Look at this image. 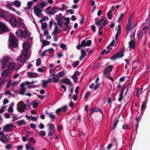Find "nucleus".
<instances>
[{
    "label": "nucleus",
    "instance_id": "nucleus-1",
    "mask_svg": "<svg viewBox=\"0 0 150 150\" xmlns=\"http://www.w3.org/2000/svg\"><path fill=\"white\" fill-rule=\"evenodd\" d=\"M18 40L15 36L13 34L11 33L9 41L10 43V47H11L12 51H13V48H16L18 47Z\"/></svg>",
    "mask_w": 150,
    "mask_h": 150
},
{
    "label": "nucleus",
    "instance_id": "nucleus-2",
    "mask_svg": "<svg viewBox=\"0 0 150 150\" xmlns=\"http://www.w3.org/2000/svg\"><path fill=\"white\" fill-rule=\"evenodd\" d=\"M125 48L124 46L123 45L122 48L120 49L119 52L114 54L111 57L110 59L115 60L122 57L124 55V53L125 50Z\"/></svg>",
    "mask_w": 150,
    "mask_h": 150
},
{
    "label": "nucleus",
    "instance_id": "nucleus-3",
    "mask_svg": "<svg viewBox=\"0 0 150 150\" xmlns=\"http://www.w3.org/2000/svg\"><path fill=\"white\" fill-rule=\"evenodd\" d=\"M11 62V58L9 57L6 56L1 59L0 62L3 65V69L5 68Z\"/></svg>",
    "mask_w": 150,
    "mask_h": 150
},
{
    "label": "nucleus",
    "instance_id": "nucleus-4",
    "mask_svg": "<svg viewBox=\"0 0 150 150\" xmlns=\"http://www.w3.org/2000/svg\"><path fill=\"white\" fill-rule=\"evenodd\" d=\"M95 24L99 26L103 25V27H104L105 25H107L108 21L107 20H105L104 18L98 19L97 18L95 19Z\"/></svg>",
    "mask_w": 150,
    "mask_h": 150
},
{
    "label": "nucleus",
    "instance_id": "nucleus-5",
    "mask_svg": "<svg viewBox=\"0 0 150 150\" xmlns=\"http://www.w3.org/2000/svg\"><path fill=\"white\" fill-rule=\"evenodd\" d=\"M18 111L21 112H23L26 108V105L22 101H21L17 104Z\"/></svg>",
    "mask_w": 150,
    "mask_h": 150
},
{
    "label": "nucleus",
    "instance_id": "nucleus-6",
    "mask_svg": "<svg viewBox=\"0 0 150 150\" xmlns=\"http://www.w3.org/2000/svg\"><path fill=\"white\" fill-rule=\"evenodd\" d=\"M9 31L6 26L3 22L0 21V34Z\"/></svg>",
    "mask_w": 150,
    "mask_h": 150
},
{
    "label": "nucleus",
    "instance_id": "nucleus-7",
    "mask_svg": "<svg viewBox=\"0 0 150 150\" xmlns=\"http://www.w3.org/2000/svg\"><path fill=\"white\" fill-rule=\"evenodd\" d=\"M15 34L17 38L22 37L24 38H26L27 36V33L25 31L23 32L21 29L17 30L15 33Z\"/></svg>",
    "mask_w": 150,
    "mask_h": 150
},
{
    "label": "nucleus",
    "instance_id": "nucleus-8",
    "mask_svg": "<svg viewBox=\"0 0 150 150\" xmlns=\"http://www.w3.org/2000/svg\"><path fill=\"white\" fill-rule=\"evenodd\" d=\"M33 8L34 13L36 16L38 17H40L42 13L41 12V10L36 6H34Z\"/></svg>",
    "mask_w": 150,
    "mask_h": 150
},
{
    "label": "nucleus",
    "instance_id": "nucleus-9",
    "mask_svg": "<svg viewBox=\"0 0 150 150\" xmlns=\"http://www.w3.org/2000/svg\"><path fill=\"white\" fill-rule=\"evenodd\" d=\"M67 106L64 105L61 108L57 109L55 112L57 114L59 115L60 113L65 112L67 110Z\"/></svg>",
    "mask_w": 150,
    "mask_h": 150
},
{
    "label": "nucleus",
    "instance_id": "nucleus-10",
    "mask_svg": "<svg viewBox=\"0 0 150 150\" xmlns=\"http://www.w3.org/2000/svg\"><path fill=\"white\" fill-rule=\"evenodd\" d=\"M14 125L12 124H7L3 128V130L5 132L10 131L13 128Z\"/></svg>",
    "mask_w": 150,
    "mask_h": 150
},
{
    "label": "nucleus",
    "instance_id": "nucleus-11",
    "mask_svg": "<svg viewBox=\"0 0 150 150\" xmlns=\"http://www.w3.org/2000/svg\"><path fill=\"white\" fill-rule=\"evenodd\" d=\"M81 43L82 46L84 47L86 46H90L92 43V42L90 40H87L86 41L85 40H83L81 41Z\"/></svg>",
    "mask_w": 150,
    "mask_h": 150
},
{
    "label": "nucleus",
    "instance_id": "nucleus-12",
    "mask_svg": "<svg viewBox=\"0 0 150 150\" xmlns=\"http://www.w3.org/2000/svg\"><path fill=\"white\" fill-rule=\"evenodd\" d=\"M125 88L126 87H124L123 88L121 91L120 92L119 95V97L118 99V101L121 102L124 99V97L123 96V94Z\"/></svg>",
    "mask_w": 150,
    "mask_h": 150
},
{
    "label": "nucleus",
    "instance_id": "nucleus-13",
    "mask_svg": "<svg viewBox=\"0 0 150 150\" xmlns=\"http://www.w3.org/2000/svg\"><path fill=\"white\" fill-rule=\"evenodd\" d=\"M90 115H91L93 113L96 112H101L102 114H103V113L102 112V111L99 108H96L95 107L92 108L90 110Z\"/></svg>",
    "mask_w": 150,
    "mask_h": 150
},
{
    "label": "nucleus",
    "instance_id": "nucleus-14",
    "mask_svg": "<svg viewBox=\"0 0 150 150\" xmlns=\"http://www.w3.org/2000/svg\"><path fill=\"white\" fill-rule=\"evenodd\" d=\"M10 23L12 26H16L17 21L16 19L13 17H12L8 21Z\"/></svg>",
    "mask_w": 150,
    "mask_h": 150
},
{
    "label": "nucleus",
    "instance_id": "nucleus-15",
    "mask_svg": "<svg viewBox=\"0 0 150 150\" xmlns=\"http://www.w3.org/2000/svg\"><path fill=\"white\" fill-rule=\"evenodd\" d=\"M135 41H134L133 39H131L130 41L129 42V50H131L133 49L135 47Z\"/></svg>",
    "mask_w": 150,
    "mask_h": 150
},
{
    "label": "nucleus",
    "instance_id": "nucleus-16",
    "mask_svg": "<svg viewBox=\"0 0 150 150\" xmlns=\"http://www.w3.org/2000/svg\"><path fill=\"white\" fill-rule=\"evenodd\" d=\"M58 7L57 6H55L52 7L51 10L50 11L47 13H49L51 15H53L55 13L58 11Z\"/></svg>",
    "mask_w": 150,
    "mask_h": 150
},
{
    "label": "nucleus",
    "instance_id": "nucleus-17",
    "mask_svg": "<svg viewBox=\"0 0 150 150\" xmlns=\"http://www.w3.org/2000/svg\"><path fill=\"white\" fill-rule=\"evenodd\" d=\"M87 51L88 50H87L86 52L83 49L81 50V55L79 59L80 61H81L85 57L86 55V53Z\"/></svg>",
    "mask_w": 150,
    "mask_h": 150
},
{
    "label": "nucleus",
    "instance_id": "nucleus-18",
    "mask_svg": "<svg viewBox=\"0 0 150 150\" xmlns=\"http://www.w3.org/2000/svg\"><path fill=\"white\" fill-rule=\"evenodd\" d=\"M29 47V43L27 42H24L23 45V51H28V50Z\"/></svg>",
    "mask_w": 150,
    "mask_h": 150
},
{
    "label": "nucleus",
    "instance_id": "nucleus-19",
    "mask_svg": "<svg viewBox=\"0 0 150 150\" xmlns=\"http://www.w3.org/2000/svg\"><path fill=\"white\" fill-rule=\"evenodd\" d=\"M52 81L54 83H56L59 82V78L58 77L57 75H56L55 74H52Z\"/></svg>",
    "mask_w": 150,
    "mask_h": 150
},
{
    "label": "nucleus",
    "instance_id": "nucleus-20",
    "mask_svg": "<svg viewBox=\"0 0 150 150\" xmlns=\"http://www.w3.org/2000/svg\"><path fill=\"white\" fill-rule=\"evenodd\" d=\"M62 83L64 82L69 86H71L72 85V83L71 82L69 79L68 78H66L63 79L62 81Z\"/></svg>",
    "mask_w": 150,
    "mask_h": 150
},
{
    "label": "nucleus",
    "instance_id": "nucleus-21",
    "mask_svg": "<svg viewBox=\"0 0 150 150\" xmlns=\"http://www.w3.org/2000/svg\"><path fill=\"white\" fill-rule=\"evenodd\" d=\"M28 74L30 78H35L37 77L38 76L37 74L31 72H28Z\"/></svg>",
    "mask_w": 150,
    "mask_h": 150
},
{
    "label": "nucleus",
    "instance_id": "nucleus-22",
    "mask_svg": "<svg viewBox=\"0 0 150 150\" xmlns=\"http://www.w3.org/2000/svg\"><path fill=\"white\" fill-rule=\"evenodd\" d=\"M119 119L117 117L115 118L113 121L114 124H113V127L112 128L111 130L114 129L116 127V126L119 122Z\"/></svg>",
    "mask_w": 150,
    "mask_h": 150
},
{
    "label": "nucleus",
    "instance_id": "nucleus-23",
    "mask_svg": "<svg viewBox=\"0 0 150 150\" xmlns=\"http://www.w3.org/2000/svg\"><path fill=\"white\" fill-rule=\"evenodd\" d=\"M12 17V16L10 14L7 13L4 14V18L6 21H8Z\"/></svg>",
    "mask_w": 150,
    "mask_h": 150
},
{
    "label": "nucleus",
    "instance_id": "nucleus-24",
    "mask_svg": "<svg viewBox=\"0 0 150 150\" xmlns=\"http://www.w3.org/2000/svg\"><path fill=\"white\" fill-rule=\"evenodd\" d=\"M15 64L13 62L10 63L8 65V69L11 70L13 69L15 67Z\"/></svg>",
    "mask_w": 150,
    "mask_h": 150
},
{
    "label": "nucleus",
    "instance_id": "nucleus-25",
    "mask_svg": "<svg viewBox=\"0 0 150 150\" xmlns=\"http://www.w3.org/2000/svg\"><path fill=\"white\" fill-rule=\"evenodd\" d=\"M21 3L20 1L18 0H16L14 1L13 2V5L16 7L19 8L21 5Z\"/></svg>",
    "mask_w": 150,
    "mask_h": 150
},
{
    "label": "nucleus",
    "instance_id": "nucleus-26",
    "mask_svg": "<svg viewBox=\"0 0 150 150\" xmlns=\"http://www.w3.org/2000/svg\"><path fill=\"white\" fill-rule=\"evenodd\" d=\"M17 124L19 126H22L25 125V122L24 120H21L17 121Z\"/></svg>",
    "mask_w": 150,
    "mask_h": 150
},
{
    "label": "nucleus",
    "instance_id": "nucleus-27",
    "mask_svg": "<svg viewBox=\"0 0 150 150\" xmlns=\"http://www.w3.org/2000/svg\"><path fill=\"white\" fill-rule=\"evenodd\" d=\"M59 31H61L60 30L58 29L57 26H56V27H55L52 33V35H54L56 34H59Z\"/></svg>",
    "mask_w": 150,
    "mask_h": 150
},
{
    "label": "nucleus",
    "instance_id": "nucleus-28",
    "mask_svg": "<svg viewBox=\"0 0 150 150\" xmlns=\"http://www.w3.org/2000/svg\"><path fill=\"white\" fill-rule=\"evenodd\" d=\"M48 131L49 136H52L55 134V132L53 129H48Z\"/></svg>",
    "mask_w": 150,
    "mask_h": 150
},
{
    "label": "nucleus",
    "instance_id": "nucleus-29",
    "mask_svg": "<svg viewBox=\"0 0 150 150\" xmlns=\"http://www.w3.org/2000/svg\"><path fill=\"white\" fill-rule=\"evenodd\" d=\"M64 20L66 21H67L64 23V25L65 26H68V25L70 22V19L69 18L65 17Z\"/></svg>",
    "mask_w": 150,
    "mask_h": 150
},
{
    "label": "nucleus",
    "instance_id": "nucleus-30",
    "mask_svg": "<svg viewBox=\"0 0 150 150\" xmlns=\"http://www.w3.org/2000/svg\"><path fill=\"white\" fill-rule=\"evenodd\" d=\"M137 90V92H136V95L138 97H139V92H140V94L142 93V88H136Z\"/></svg>",
    "mask_w": 150,
    "mask_h": 150
},
{
    "label": "nucleus",
    "instance_id": "nucleus-31",
    "mask_svg": "<svg viewBox=\"0 0 150 150\" xmlns=\"http://www.w3.org/2000/svg\"><path fill=\"white\" fill-rule=\"evenodd\" d=\"M9 71L7 70H5L4 71L2 74V76H7L9 74Z\"/></svg>",
    "mask_w": 150,
    "mask_h": 150
},
{
    "label": "nucleus",
    "instance_id": "nucleus-32",
    "mask_svg": "<svg viewBox=\"0 0 150 150\" xmlns=\"http://www.w3.org/2000/svg\"><path fill=\"white\" fill-rule=\"evenodd\" d=\"M50 42L49 41L45 40H43L42 46L43 47L47 45H50Z\"/></svg>",
    "mask_w": 150,
    "mask_h": 150
},
{
    "label": "nucleus",
    "instance_id": "nucleus-33",
    "mask_svg": "<svg viewBox=\"0 0 150 150\" xmlns=\"http://www.w3.org/2000/svg\"><path fill=\"white\" fill-rule=\"evenodd\" d=\"M42 86L43 88H45L47 85V84L48 83V82L46 80H42Z\"/></svg>",
    "mask_w": 150,
    "mask_h": 150
},
{
    "label": "nucleus",
    "instance_id": "nucleus-34",
    "mask_svg": "<svg viewBox=\"0 0 150 150\" xmlns=\"http://www.w3.org/2000/svg\"><path fill=\"white\" fill-rule=\"evenodd\" d=\"M104 74L105 77H109L110 75V72L105 70Z\"/></svg>",
    "mask_w": 150,
    "mask_h": 150
},
{
    "label": "nucleus",
    "instance_id": "nucleus-35",
    "mask_svg": "<svg viewBox=\"0 0 150 150\" xmlns=\"http://www.w3.org/2000/svg\"><path fill=\"white\" fill-rule=\"evenodd\" d=\"M34 3L32 1L28 2L27 4L28 6V8H25L26 9H30L31 8L32 6L33 5Z\"/></svg>",
    "mask_w": 150,
    "mask_h": 150
},
{
    "label": "nucleus",
    "instance_id": "nucleus-36",
    "mask_svg": "<svg viewBox=\"0 0 150 150\" xmlns=\"http://www.w3.org/2000/svg\"><path fill=\"white\" fill-rule=\"evenodd\" d=\"M62 8H59L58 10L59 11H64V10L67 8V6L64 4H63L62 5Z\"/></svg>",
    "mask_w": 150,
    "mask_h": 150
},
{
    "label": "nucleus",
    "instance_id": "nucleus-37",
    "mask_svg": "<svg viewBox=\"0 0 150 150\" xmlns=\"http://www.w3.org/2000/svg\"><path fill=\"white\" fill-rule=\"evenodd\" d=\"M147 103V101L146 100L144 101L142 105V107H141V110H144L146 107V104Z\"/></svg>",
    "mask_w": 150,
    "mask_h": 150
},
{
    "label": "nucleus",
    "instance_id": "nucleus-38",
    "mask_svg": "<svg viewBox=\"0 0 150 150\" xmlns=\"http://www.w3.org/2000/svg\"><path fill=\"white\" fill-rule=\"evenodd\" d=\"M25 87L21 88L19 94L21 95H23L25 93Z\"/></svg>",
    "mask_w": 150,
    "mask_h": 150
},
{
    "label": "nucleus",
    "instance_id": "nucleus-39",
    "mask_svg": "<svg viewBox=\"0 0 150 150\" xmlns=\"http://www.w3.org/2000/svg\"><path fill=\"white\" fill-rule=\"evenodd\" d=\"M122 128L124 130H129L130 129V128L129 127V125L127 124H123L122 126Z\"/></svg>",
    "mask_w": 150,
    "mask_h": 150
},
{
    "label": "nucleus",
    "instance_id": "nucleus-40",
    "mask_svg": "<svg viewBox=\"0 0 150 150\" xmlns=\"http://www.w3.org/2000/svg\"><path fill=\"white\" fill-rule=\"evenodd\" d=\"M47 5V3L45 1H43L40 4V8L42 9L44 7Z\"/></svg>",
    "mask_w": 150,
    "mask_h": 150
},
{
    "label": "nucleus",
    "instance_id": "nucleus-41",
    "mask_svg": "<svg viewBox=\"0 0 150 150\" xmlns=\"http://www.w3.org/2000/svg\"><path fill=\"white\" fill-rule=\"evenodd\" d=\"M113 68V66L112 65H110L108 66L105 70H107L108 71L110 72L111 71Z\"/></svg>",
    "mask_w": 150,
    "mask_h": 150
},
{
    "label": "nucleus",
    "instance_id": "nucleus-42",
    "mask_svg": "<svg viewBox=\"0 0 150 150\" xmlns=\"http://www.w3.org/2000/svg\"><path fill=\"white\" fill-rule=\"evenodd\" d=\"M24 25V23L22 22L17 21L16 25L15 26H23Z\"/></svg>",
    "mask_w": 150,
    "mask_h": 150
},
{
    "label": "nucleus",
    "instance_id": "nucleus-43",
    "mask_svg": "<svg viewBox=\"0 0 150 150\" xmlns=\"http://www.w3.org/2000/svg\"><path fill=\"white\" fill-rule=\"evenodd\" d=\"M107 16L108 18L109 19H111L112 17V13L111 12V11H109L107 14Z\"/></svg>",
    "mask_w": 150,
    "mask_h": 150
},
{
    "label": "nucleus",
    "instance_id": "nucleus-44",
    "mask_svg": "<svg viewBox=\"0 0 150 150\" xmlns=\"http://www.w3.org/2000/svg\"><path fill=\"white\" fill-rule=\"evenodd\" d=\"M72 77L73 80V81L75 83H77L78 81V78L76 76L75 74H73V75L72 76Z\"/></svg>",
    "mask_w": 150,
    "mask_h": 150
},
{
    "label": "nucleus",
    "instance_id": "nucleus-45",
    "mask_svg": "<svg viewBox=\"0 0 150 150\" xmlns=\"http://www.w3.org/2000/svg\"><path fill=\"white\" fill-rule=\"evenodd\" d=\"M0 140L2 142L4 143H6L7 141L6 137H3L1 138Z\"/></svg>",
    "mask_w": 150,
    "mask_h": 150
},
{
    "label": "nucleus",
    "instance_id": "nucleus-46",
    "mask_svg": "<svg viewBox=\"0 0 150 150\" xmlns=\"http://www.w3.org/2000/svg\"><path fill=\"white\" fill-rule=\"evenodd\" d=\"M47 26V24L46 23H42L41 27L43 30H44Z\"/></svg>",
    "mask_w": 150,
    "mask_h": 150
},
{
    "label": "nucleus",
    "instance_id": "nucleus-47",
    "mask_svg": "<svg viewBox=\"0 0 150 150\" xmlns=\"http://www.w3.org/2000/svg\"><path fill=\"white\" fill-rule=\"evenodd\" d=\"M28 52V51H23H23H22V54L21 55V56H23V57H25V58L26 59V58L27 57V55Z\"/></svg>",
    "mask_w": 150,
    "mask_h": 150
},
{
    "label": "nucleus",
    "instance_id": "nucleus-48",
    "mask_svg": "<svg viewBox=\"0 0 150 150\" xmlns=\"http://www.w3.org/2000/svg\"><path fill=\"white\" fill-rule=\"evenodd\" d=\"M26 59L23 56H21L19 58V61L20 62H24L26 60Z\"/></svg>",
    "mask_w": 150,
    "mask_h": 150
},
{
    "label": "nucleus",
    "instance_id": "nucleus-49",
    "mask_svg": "<svg viewBox=\"0 0 150 150\" xmlns=\"http://www.w3.org/2000/svg\"><path fill=\"white\" fill-rule=\"evenodd\" d=\"M60 47L62 48L63 50H66L67 49V47L66 45L63 43H62L60 44Z\"/></svg>",
    "mask_w": 150,
    "mask_h": 150
},
{
    "label": "nucleus",
    "instance_id": "nucleus-50",
    "mask_svg": "<svg viewBox=\"0 0 150 150\" xmlns=\"http://www.w3.org/2000/svg\"><path fill=\"white\" fill-rule=\"evenodd\" d=\"M41 63V60L40 58L36 60V66H39Z\"/></svg>",
    "mask_w": 150,
    "mask_h": 150
},
{
    "label": "nucleus",
    "instance_id": "nucleus-51",
    "mask_svg": "<svg viewBox=\"0 0 150 150\" xmlns=\"http://www.w3.org/2000/svg\"><path fill=\"white\" fill-rule=\"evenodd\" d=\"M141 34V31L140 30V31H138L137 33V35L138 37V40H140L141 39V37H140V36Z\"/></svg>",
    "mask_w": 150,
    "mask_h": 150
},
{
    "label": "nucleus",
    "instance_id": "nucleus-52",
    "mask_svg": "<svg viewBox=\"0 0 150 150\" xmlns=\"http://www.w3.org/2000/svg\"><path fill=\"white\" fill-rule=\"evenodd\" d=\"M90 94V93L89 91H88L86 93L85 96V98L86 99H87L88 98Z\"/></svg>",
    "mask_w": 150,
    "mask_h": 150
},
{
    "label": "nucleus",
    "instance_id": "nucleus-53",
    "mask_svg": "<svg viewBox=\"0 0 150 150\" xmlns=\"http://www.w3.org/2000/svg\"><path fill=\"white\" fill-rule=\"evenodd\" d=\"M135 30L133 32L132 34L130 35V37L131 39H133V40L135 39Z\"/></svg>",
    "mask_w": 150,
    "mask_h": 150
},
{
    "label": "nucleus",
    "instance_id": "nucleus-54",
    "mask_svg": "<svg viewBox=\"0 0 150 150\" xmlns=\"http://www.w3.org/2000/svg\"><path fill=\"white\" fill-rule=\"evenodd\" d=\"M49 116L52 120H54L55 118V116L53 115L52 113H49Z\"/></svg>",
    "mask_w": 150,
    "mask_h": 150
},
{
    "label": "nucleus",
    "instance_id": "nucleus-55",
    "mask_svg": "<svg viewBox=\"0 0 150 150\" xmlns=\"http://www.w3.org/2000/svg\"><path fill=\"white\" fill-rule=\"evenodd\" d=\"M79 62L78 61H76L72 64L73 67L74 68L76 67L79 65Z\"/></svg>",
    "mask_w": 150,
    "mask_h": 150
},
{
    "label": "nucleus",
    "instance_id": "nucleus-56",
    "mask_svg": "<svg viewBox=\"0 0 150 150\" xmlns=\"http://www.w3.org/2000/svg\"><path fill=\"white\" fill-rule=\"evenodd\" d=\"M39 134L42 137L45 136L46 134V132L44 131H41L39 133Z\"/></svg>",
    "mask_w": 150,
    "mask_h": 150
},
{
    "label": "nucleus",
    "instance_id": "nucleus-57",
    "mask_svg": "<svg viewBox=\"0 0 150 150\" xmlns=\"http://www.w3.org/2000/svg\"><path fill=\"white\" fill-rule=\"evenodd\" d=\"M64 74L65 73L64 72L60 71L59 73L57 75L58 77L59 76L60 77H62L64 76Z\"/></svg>",
    "mask_w": 150,
    "mask_h": 150
},
{
    "label": "nucleus",
    "instance_id": "nucleus-58",
    "mask_svg": "<svg viewBox=\"0 0 150 150\" xmlns=\"http://www.w3.org/2000/svg\"><path fill=\"white\" fill-rule=\"evenodd\" d=\"M131 25L132 24L130 23L129 22L128 23L127 25V30H128L129 31L130 30Z\"/></svg>",
    "mask_w": 150,
    "mask_h": 150
},
{
    "label": "nucleus",
    "instance_id": "nucleus-59",
    "mask_svg": "<svg viewBox=\"0 0 150 150\" xmlns=\"http://www.w3.org/2000/svg\"><path fill=\"white\" fill-rule=\"evenodd\" d=\"M12 81L11 80H9L7 82V85L6 86V87L7 88H8L10 86V85L11 84Z\"/></svg>",
    "mask_w": 150,
    "mask_h": 150
},
{
    "label": "nucleus",
    "instance_id": "nucleus-60",
    "mask_svg": "<svg viewBox=\"0 0 150 150\" xmlns=\"http://www.w3.org/2000/svg\"><path fill=\"white\" fill-rule=\"evenodd\" d=\"M54 127V125L52 123L49 124L48 125V129H53Z\"/></svg>",
    "mask_w": 150,
    "mask_h": 150
},
{
    "label": "nucleus",
    "instance_id": "nucleus-61",
    "mask_svg": "<svg viewBox=\"0 0 150 150\" xmlns=\"http://www.w3.org/2000/svg\"><path fill=\"white\" fill-rule=\"evenodd\" d=\"M121 29L119 25L118 26V28L117 30V33H116V34L119 35H120L121 34Z\"/></svg>",
    "mask_w": 150,
    "mask_h": 150
},
{
    "label": "nucleus",
    "instance_id": "nucleus-62",
    "mask_svg": "<svg viewBox=\"0 0 150 150\" xmlns=\"http://www.w3.org/2000/svg\"><path fill=\"white\" fill-rule=\"evenodd\" d=\"M12 146L11 144H8L6 146V149H11Z\"/></svg>",
    "mask_w": 150,
    "mask_h": 150
},
{
    "label": "nucleus",
    "instance_id": "nucleus-63",
    "mask_svg": "<svg viewBox=\"0 0 150 150\" xmlns=\"http://www.w3.org/2000/svg\"><path fill=\"white\" fill-rule=\"evenodd\" d=\"M100 84H96V85L93 88V90L94 91L97 90L98 88L99 87V86Z\"/></svg>",
    "mask_w": 150,
    "mask_h": 150
},
{
    "label": "nucleus",
    "instance_id": "nucleus-64",
    "mask_svg": "<svg viewBox=\"0 0 150 150\" xmlns=\"http://www.w3.org/2000/svg\"><path fill=\"white\" fill-rule=\"evenodd\" d=\"M66 12L68 13H69L71 14H73L74 12V11L72 9H69L67 10Z\"/></svg>",
    "mask_w": 150,
    "mask_h": 150
}]
</instances>
